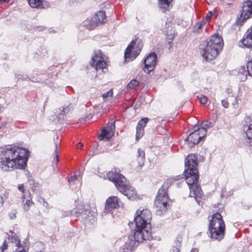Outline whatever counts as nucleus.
<instances>
[{"label":"nucleus","instance_id":"f257e3e1","mask_svg":"<svg viewBox=\"0 0 252 252\" xmlns=\"http://www.w3.org/2000/svg\"><path fill=\"white\" fill-rule=\"evenodd\" d=\"M29 152L15 145L0 148V168L4 171L24 169L27 166Z\"/></svg>","mask_w":252,"mask_h":252},{"label":"nucleus","instance_id":"f03ea898","mask_svg":"<svg viewBox=\"0 0 252 252\" xmlns=\"http://www.w3.org/2000/svg\"><path fill=\"white\" fill-rule=\"evenodd\" d=\"M134 221L128 223V226L131 229V237H135L138 242H143L151 238L150 222L152 219L151 211L148 209L138 210Z\"/></svg>","mask_w":252,"mask_h":252},{"label":"nucleus","instance_id":"7ed1b4c3","mask_svg":"<svg viewBox=\"0 0 252 252\" xmlns=\"http://www.w3.org/2000/svg\"><path fill=\"white\" fill-rule=\"evenodd\" d=\"M108 179L113 182L118 190L126 196L128 199L134 200L137 197L135 188L131 186L122 174L115 171H110L107 174Z\"/></svg>","mask_w":252,"mask_h":252},{"label":"nucleus","instance_id":"20e7f679","mask_svg":"<svg viewBox=\"0 0 252 252\" xmlns=\"http://www.w3.org/2000/svg\"><path fill=\"white\" fill-rule=\"evenodd\" d=\"M173 182L172 179L166 180L158 191L154 202L157 215H163L170 208L171 201L168 197V189Z\"/></svg>","mask_w":252,"mask_h":252},{"label":"nucleus","instance_id":"39448f33","mask_svg":"<svg viewBox=\"0 0 252 252\" xmlns=\"http://www.w3.org/2000/svg\"><path fill=\"white\" fill-rule=\"evenodd\" d=\"M252 16V0H248L243 3L241 14L238 16L237 22L242 25L248 19ZM239 46L243 48H252V26L246 32L244 37L239 42Z\"/></svg>","mask_w":252,"mask_h":252},{"label":"nucleus","instance_id":"423d86ee","mask_svg":"<svg viewBox=\"0 0 252 252\" xmlns=\"http://www.w3.org/2000/svg\"><path fill=\"white\" fill-rule=\"evenodd\" d=\"M223 45V40L220 36L215 34L210 40L205 42L204 47L201 48V54L208 62L214 60L219 55Z\"/></svg>","mask_w":252,"mask_h":252},{"label":"nucleus","instance_id":"0eeeda50","mask_svg":"<svg viewBox=\"0 0 252 252\" xmlns=\"http://www.w3.org/2000/svg\"><path fill=\"white\" fill-rule=\"evenodd\" d=\"M185 178L190 189V197H194L199 204L203 195V191L198 184L199 179L198 171L197 169H185Z\"/></svg>","mask_w":252,"mask_h":252},{"label":"nucleus","instance_id":"6e6552de","mask_svg":"<svg viewBox=\"0 0 252 252\" xmlns=\"http://www.w3.org/2000/svg\"><path fill=\"white\" fill-rule=\"evenodd\" d=\"M208 229L209 236L212 240L220 241L224 238L225 224L220 214L216 213L212 215Z\"/></svg>","mask_w":252,"mask_h":252},{"label":"nucleus","instance_id":"1a4fd4ad","mask_svg":"<svg viewBox=\"0 0 252 252\" xmlns=\"http://www.w3.org/2000/svg\"><path fill=\"white\" fill-rule=\"evenodd\" d=\"M143 45V42L141 39L136 38L132 40L125 50V61L129 62L134 60L139 54Z\"/></svg>","mask_w":252,"mask_h":252},{"label":"nucleus","instance_id":"9d476101","mask_svg":"<svg viewBox=\"0 0 252 252\" xmlns=\"http://www.w3.org/2000/svg\"><path fill=\"white\" fill-rule=\"evenodd\" d=\"M107 57L102 53L101 50H98L95 52L94 55L92 58L90 62L91 66L94 67L96 71L99 70L104 72L107 69L108 63Z\"/></svg>","mask_w":252,"mask_h":252},{"label":"nucleus","instance_id":"9b49d317","mask_svg":"<svg viewBox=\"0 0 252 252\" xmlns=\"http://www.w3.org/2000/svg\"><path fill=\"white\" fill-rule=\"evenodd\" d=\"M157 63V56L155 53H151L144 61L145 72L149 73L152 71L156 67Z\"/></svg>","mask_w":252,"mask_h":252},{"label":"nucleus","instance_id":"f8f14e48","mask_svg":"<svg viewBox=\"0 0 252 252\" xmlns=\"http://www.w3.org/2000/svg\"><path fill=\"white\" fill-rule=\"evenodd\" d=\"M137 240V239L135 237H131V235L129 236L127 241L121 248L120 252H132L133 250L138 246V244L142 242Z\"/></svg>","mask_w":252,"mask_h":252},{"label":"nucleus","instance_id":"ddd939ff","mask_svg":"<svg viewBox=\"0 0 252 252\" xmlns=\"http://www.w3.org/2000/svg\"><path fill=\"white\" fill-rule=\"evenodd\" d=\"M121 200L117 196H112L109 197L106 201L105 205V212L109 213L114 209H117L120 206Z\"/></svg>","mask_w":252,"mask_h":252},{"label":"nucleus","instance_id":"4468645a","mask_svg":"<svg viewBox=\"0 0 252 252\" xmlns=\"http://www.w3.org/2000/svg\"><path fill=\"white\" fill-rule=\"evenodd\" d=\"M197 156L194 154L189 155L185 160V169L198 170Z\"/></svg>","mask_w":252,"mask_h":252},{"label":"nucleus","instance_id":"2eb2a0df","mask_svg":"<svg viewBox=\"0 0 252 252\" xmlns=\"http://www.w3.org/2000/svg\"><path fill=\"white\" fill-rule=\"evenodd\" d=\"M200 140V137L199 136V133L194 130L189 134L185 141V144L188 145L189 148H191L194 145L197 144Z\"/></svg>","mask_w":252,"mask_h":252},{"label":"nucleus","instance_id":"dca6fc26","mask_svg":"<svg viewBox=\"0 0 252 252\" xmlns=\"http://www.w3.org/2000/svg\"><path fill=\"white\" fill-rule=\"evenodd\" d=\"M149 119L144 118L141 119L138 123L136 126V139L138 140L143 135L144 128L146 126Z\"/></svg>","mask_w":252,"mask_h":252},{"label":"nucleus","instance_id":"f3484780","mask_svg":"<svg viewBox=\"0 0 252 252\" xmlns=\"http://www.w3.org/2000/svg\"><path fill=\"white\" fill-rule=\"evenodd\" d=\"M90 213V210L87 209L84 210H81V211L79 212L76 211L75 209L73 211H64L63 213V215L64 216H69L74 214L77 217H81L83 219H87V217H89V214Z\"/></svg>","mask_w":252,"mask_h":252},{"label":"nucleus","instance_id":"a211bd4d","mask_svg":"<svg viewBox=\"0 0 252 252\" xmlns=\"http://www.w3.org/2000/svg\"><path fill=\"white\" fill-rule=\"evenodd\" d=\"M248 75L252 77V59L250 61L247 65V70L245 67H241L238 72V76L240 78H247Z\"/></svg>","mask_w":252,"mask_h":252},{"label":"nucleus","instance_id":"6ab92c4d","mask_svg":"<svg viewBox=\"0 0 252 252\" xmlns=\"http://www.w3.org/2000/svg\"><path fill=\"white\" fill-rule=\"evenodd\" d=\"M77 101V99L75 97L72 98L71 102L69 103L67 106H65L62 112L59 113L58 117L60 119H63L64 114L69 113L70 111L72 110L74 106L76 104Z\"/></svg>","mask_w":252,"mask_h":252},{"label":"nucleus","instance_id":"aec40b11","mask_svg":"<svg viewBox=\"0 0 252 252\" xmlns=\"http://www.w3.org/2000/svg\"><path fill=\"white\" fill-rule=\"evenodd\" d=\"M6 240L8 243L15 244V247L16 248L15 249L21 250L22 249H24L23 246L20 244V239L18 238L17 235H16L15 234L8 236Z\"/></svg>","mask_w":252,"mask_h":252},{"label":"nucleus","instance_id":"412c9836","mask_svg":"<svg viewBox=\"0 0 252 252\" xmlns=\"http://www.w3.org/2000/svg\"><path fill=\"white\" fill-rule=\"evenodd\" d=\"M94 19L97 24H101L105 22L106 20V16L105 12L103 11H99L94 15Z\"/></svg>","mask_w":252,"mask_h":252},{"label":"nucleus","instance_id":"4be33fe9","mask_svg":"<svg viewBox=\"0 0 252 252\" xmlns=\"http://www.w3.org/2000/svg\"><path fill=\"white\" fill-rule=\"evenodd\" d=\"M158 1L159 7L163 12L169 10L172 6L171 3L173 0H158Z\"/></svg>","mask_w":252,"mask_h":252},{"label":"nucleus","instance_id":"5701e85b","mask_svg":"<svg viewBox=\"0 0 252 252\" xmlns=\"http://www.w3.org/2000/svg\"><path fill=\"white\" fill-rule=\"evenodd\" d=\"M145 152L142 149L139 148L137 150L136 155V160L138 162V164L139 167H142L145 162Z\"/></svg>","mask_w":252,"mask_h":252},{"label":"nucleus","instance_id":"b1692460","mask_svg":"<svg viewBox=\"0 0 252 252\" xmlns=\"http://www.w3.org/2000/svg\"><path fill=\"white\" fill-rule=\"evenodd\" d=\"M113 133V132L111 131V129L110 130L107 127H104L101 130L99 138L100 140L105 139L106 141H109Z\"/></svg>","mask_w":252,"mask_h":252},{"label":"nucleus","instance_id":"393cba45","mask_svg":"<svg viewBox=\"0 0 252 252\" xmlns=\"http://www.w3.org/2000/svg\"><path fill=\"white\" fill-rule=\"evenodd\" d=\"M83 26L91 30L97 26V24L94 18L93 19H88L84 21Z\"/></svg>","mask_w":252,"mask_h":252},{"label":"nucleus","instance_id":"a878e982","mask_svg":"<svg viewBox=\"0 0 252 252\" xmlns=\"http://www.w3.org/2000/svg\"><path fill=\"white\" fill-rule=\"evenodd\" d=\"M209 19V17H207L205 19H203L201 21L196 23L194 27V31L196 32H199L202 30V27L206 25Z\"/></svg>","mask_w":252,"mask_h":252},{"label":"nucleus","instance_id":"bb28decb","mask_svg":"<svg viewBox=\"0 0 252 252\" xmlns=\"http://www.w3.org/2000/svg\"><path fill=\"white\" fill-rule=\"evenodd\" d=\"M29 5L33 8H43V3L40 0H29Z\"/></svg>","mask_w":252,"mask_h":252},{"label":"nucleus","instance_id":"cd10ccee","mask_svg":"<svg viewBox=\"0 0 252 252\" xmlns=\"http://www.w3.org/2000/svg\"><path fill=\"white\" fill-rule=\"evenodd\" d=\"M194 130L195 131H197V133H199V136L200 137V140L201 138L205 137V136L207 134V130L205 129V128L203 127H199V126H197L195 125L194 126Z\"/></svg>","mask_w":252,"mask_h":252},{"label":"nucleus","instance_id":"c85d7f7f","mask_svg":"<svg viewBox=\"0 0 252 252\" xmlns=\"http://www.w3.org/2000/svg\"><path fill=\"white\" fill-rule=\"evenodd\" d=\"M246 134L247 137V142L252 146V123L249 126Z\"/></svg>","mask_w":252,"mask_h":252},{"label":"nucleus","instance_id":"c756f323","mask_svg":"<svg viewBox=\"0 0 252 252\" xmlns=\"http://www.w3.org/2000/svg\"><path fill=\"white\" fill-rule=\"evenodd\" d=\"M8 241L6 239H5L3 242L2 246L0 247L1 252H4V251L7 249L8 247ZM12 252H27L25 249H22L21 250L15 249Z\"/></svg>","mask_w":252,"mask_h":252},{"label":"nucleus","instance_id":"7c9ffc66","mask_svg":"<svg viewBox=\"0 0 252 252\" xmlns=\"http://www.w3.org/2000/svg\"><path fill=\"white\" fill-rule=\"evenodd\" d=\"M113 89H111L107 92L103 94H102V97L103 98V101H106L108 100H109L110 98L113 96Z\"/></svg>","mask_w":252,"mask_h":252},{"label":"nucleus","instance_id":"2f4dec72","mask_svg":"<svg viewBox=\"0 0 252 252\" xmlns=\"http://www.w3.org/2000/svg\"><path fill=\"white\" fill-rule=\"evenodd\" d=\"M174 38V36L173 34H170L168 35V37L166 38V44L169 49H170L172 47Z\"/></svg>","mask_w":252,"mask_h":252},{"label":"nucleus","instance_id":"473e14b6","mask_svg":"<svg viewBox=\"0 0 252 252\" xmlns=\"http://www.w3.org/2000/svg\"><path fill=\"white\" fill-rule=\"evenodd\" d=\"M139 82L138 80H131L130 82L127 85V87L130 89H135L139 85Z\"/></svg>","mask_w":252,"mask_h":252},{"label":"nucleus","instance_id":"72a5a7b5","mask_svg":"<svg viewBox=\"0 0 252 252\" xmlns=\"http://www.w3.org/2000/svg\"><path fill=\"white\" fill-rule=\"evenodd\" d=\"M182 241V237L181 235H178L175 240V246L180 248L181 246V243Z\"/></svg>","mask_w":252,"mask_h":252},{"label":"nucleus","instance_id":"f704fd0d","mask_svg":"<svg viewBox=\"0 0 252 252\" xmlns=\"http://www.w3.org/2000/svg\"><path fill=\"white\" fill-rule=\"evenodd\" d=\"M231 98H234V101L232 102V105L234 108L237 109L239 106L238 100H240L237 96H232Z\"/></svg>","mask_w":252,"mask_h":252},{"label":"nucleus","instance_id":"c9c22d12","mask_svg":"<svg viewBox=\"0 0 252 252\" xmlns=\"http://www.w3.org/2000/svg\"><path fill=\"white\" fill-rule=\"evenodd\" d=\"M23 203L24 209L26 211H28L29 209L30 206L32 204V201L31 199H27L26 202L24 203V200H23Z\"/></svg>","mask_w":252,"mask_h":252},{"label":"nucleus","instance_id":"e433bc0d","mask_svg":"<svg viewBox=\"0 0 252 252\" xmlns=\"http://www.w3.org/2000/svg\"><path fill=\"white\" fill-rule=\"evenodd\" d=\"M201 126L205 128V129L207 130L208 128L212 127L213 126V125L210 122L205 121L202 123Z\"/></svg>","mask_w":252,"mask_h":252},{"label":"nucleus","instance_id":"4c0bfd02","mask_svg":"<svg viewBox=\"0 0 252 252\" xmlns=\"http://www.w3.org/2000/svg\"><path fill=\"white\" fill-rule=\"evenodd\" d=\"M228 101L230 102L232 101L231 97L229 96L227 100L223 99L221 100V105L224 108H227L228 107Z\"/></svg>","mask_w":252,"mask_h":252},{"label":"nucleus","instance_id":"58836bf2","mask_svg":"<svg viewBox=\"0 0 252 252\" xmlns=\"http://www.w3.org/2000/svg\"><path fill=\"white\" fill-rule=\"evenodd\" d=\"M144 100V98L140 97L138 100L136 102L134 106V109H138V108L140 107V106H141L142 102Z\"/></svg>","mask_w":252,"mask_h":252},{"label":"nucleus","instance_id":"ea45409f","mask_svg":"<svg viewBox=\"0 0 252 252\" xmlns=\"http://www.w3.org/2000/svg\"><path fill=\"white\" fill-rule=\"evenodd\" d=\"M200 102L201 104H205L207 102V97L204 95H201L199 98Z\"/></svg>","mask_w":252,"mask_h":252},{"label":"nucleus","instance_id":"a19ab883","mask_svg":"<svg viewBox=\"0 0 252 252\" xmlns=\"http://www.w3.org/2000/svg\"><path fill=\"white\" fill-rule=\"evenodd\" d=\"M107 127L109 128L110 130L111 129V131L114 132V131L115 128V122H112L111 123H110L108 125V126Z\"/></svg>","mask_w":252,"mask_h":252},{"label":"nucleus","instance_id":"79ce46f5","mask_svg":"<svg viewBox=\"0 0 252 252\" xmlns=\"http://www.w3.org/2000/svg\"><path fill=\"white\" fill-rule=\"evenodd\" d=\"M55 156H56V163H57L59 160L58 155L59 153V150H58V148L57 143H56V144H55Z\"/></svg>","mask_w":252,"mask_h":252},{"label":"nucleus","instance_id":"37998d69","mask_svg":"<svg viewBox=\"0 0 252 252\" xmlns=\"http://www.w3.org/2000/svg\"><path fill=\"white\" fill-rule=\"evenodd\" d=\"M78 177V176L76 175L71 176L70 178L68 179L69 183L70 184L71 182H73L74 181L77 179Z\"/></svg>","mask_w":252,"mask_h":252},{"label":"nucleus","instance_id":"c03bdc74","mask_svg":"<svg viewBox=\"0 0 252 252\" xmlns=\"http://www.w3.org/2000/svg\"><path fill=\"white\" fill-rule=\"evenodd\" d=\"M9 217L10 218V219L11 220H13V219H14L16 218V212L15 211H11L9 214Z\"/></svg>","mask_w":252,"mask_h":252},{"label":"nucleus","instance_id":"a18cd8bd","mask_svg":"<svg viewBox=\"0 0 252 252\" xmlns=\"http://www.w3.org/2000/svg\"><path fill=\"white\" fill-rule=\"evenodd\" d=\"M179 249L176 247H173L170 251L169 252H179Z\"/></svg>","mask_w":252,"mask_h":252},{"label":"nucleus","instance_id":"49530a36","mask_svg":"<svg viewBox=\"0 0 252 252\" xmlns=\"http://www.w3.org/2000/svg\"><path fill=\"white\" fill-rule=\"evenodd\" d=\"M18 189L20 191H21V192H22L23 193L24 192L25 189H24V186L23 184L20 185L18 186Z\"/></svg>","mask_w":252,"mask_h":252},{"label":"nucleus","instance_id":"de8ad7c7","mask_svg":"<svg viewBox=\"0 0 252 252\" xmlns=\"http://www.w3.org/2000/svg\"><path fill=\"white\" fill-rule=\"evenodd\" d=\"M83 147V144L81 143H78L77 145V148L78 149H81Z\"/></svg>","mask_w":252,"mask_h":252},{"label":"nucleus","instance_id":"09e8293b","mask_svg":"<svg viewBox=\"0 0 252 252\" xmlns=\"http://www.w3.org/2000/svg\"><path fill=\"white\" fill-rule=\"evenodd\" d=\"M190 252H198V250L196 248L192 249Z\"/></svg>","mask_w":252,"mask_h":252},{"label":"nucleus","instance_id":"8fccbe9b","mask_svg":"<svg viewBox=\"0 0 252 252\" xmlns=\"http://www.w3.org/2000/svg\"><path fill=\"white\" fill-rule=\"evenodd\" d=\"M43 206H45V207H47L48 206V203L47 202H46V201H43Z\"/></svg>","mask_w":252,"mask_h":252},{"label":"nucleus","instance_id":"3c124183","mask_svg":"<svg viewBox=\"0 0 252 252\" xmlns=\"http://www.w3.org/2000/svg\"><path fill=\"white\" fill-rule=\"evenodd\" d=\"M9 0H0V2H8Z\"/></svg>","mask_w":252,"mask_h":252},{"label":"nucleus","instance_id":"603ef678","mask_svg":"<svg viewBox=\"0 0 252 252\" xmlns=\"http://www.w3.org/2000/svg\"><path fill=\"white\" fill-rule=\"evenodd\" d=\"M230 91V89H228V90H227V93H229Z\"/></svg>","mask_w":252,"mask_h":252},{"label":"nucleus","instance_id":"864d4df0","mask_svg":"<svg viewBox=\"0 0 252 252\" xmlns=\"http://www.w3.org/2000/svg\"><path fill=\"white\" fill-rule=\"evenodd\" d=\"M25 195H23L22 196V199H25Z\"/></svg>","mask_w":252,"mask_h":252},{"label":"nucleus","instance_id":"5fc2aeb1","mask_svg":"<svg viewBox=\"0 0 252 252\" xmlns=\"http://www.w3.org/2000/svg\"><path fill=\"white\" fill-rule=\"evenodd\" d=\"M57 139H58V136L57 137ZM58 142V140H57V143Z\"/></svg>","mask_w":252,"mask_h":252},{"label":"nucleus","instance_id":"6e6d98bb","mask_svg":"<svg viewBox=\"0 0 252 252\" xmlns=\"http://www.w3.org/2000/svg\"><path fill=\"white\" fill-rule=\"evenodd\" d=\"M1 128V126L0 125V129Z\"/></svg>","mask_w":252,"mask_h":252}]
</instances>
